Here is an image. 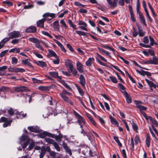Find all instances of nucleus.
<instances>
[{
  "instance_id": "1",
  "label": "nucleus",
  "mask_w": 158,
  "mask_h": 158,
  "mask_svg": "<svg viewBox=\"0 0 158 158\" xmlns=\"http://www.w3.org/2000/svg\"><path fill=\"white\" fill-rule=\"evenodd\" d=\"M63 93H60V96L62 98L64 101L69 103L71 105H73V103L72 101L69 99L68 97L66 96L65 94H67L69 96H70L72 95V94L67 91L65 89H63Z\"/></svg>"
},
{
  "instance_id": "2",
  "label": "nucleus",
  "mask_w": 158,
  "mask_h": 158,
  "mask_svg": "<svg viewBox=\"0 0 158 158\" xmlns=\"http://www.w3.org/2000/svg\"><path fill=\"white\" fill-rule=\"evenodd\" d=\"M12 120H8V118L5 117H2L0 118V123H4L3 125L4 127H6L8 126H10L12 122Z\"/></svg>"
},
{
  "instance_id": "3",
  "label": "nucleus",
  "mask_w": 158,
  "mask_h": 158,
  "mask_svg": "<svg viewBox=\"0 0 158 158\" xmlns=\"http://www.w3.org/2000/svg\"><path fill=\"white\" fill-rule=\"evenodd\" d=\"M153 60H149L145 61H143V63L145 64H158V58L156 56L152 57Z\"/></svg>"
},
{
  "instance_id": "4",
  "label": "nucleus",
  "mask_w": 158,
  "mask_h": 158,
  "mask_svg": "<svg viewBox=\"0 0 158 158\" xmlns=\"http://www.w3.org/2000/svg\"><path fill=\"white\" fill-rule=\"evenodd\" d=\"M9 35L11 39L20 37L21 36L20 32L17 31H14L10 32L9 34Z\"/></svg>"
},
{
  "instance_id": "5",
  "label": "nucleus",
  "mask_w": 158,
  "mask_h": 158,
  "mask_svg": "<svg viewBox=\"0 0 158 158\" xmlns=\"http://www.w3.org/2000/svg\"><path fill=\"white\" fill-rule=\"evenodd\" d=\"M53 136H54L53 134L46 131H44L42 133H40L38 135V137L40 138H44L47 136L51 137H54Z\"/></svg>"
},
{
  "instance_id": "6",
  "label": "nucleus",
  "mask_w": 158,
  "mask_h": 158,
  "mask_svg": "<svg viewBox=\"0 0 158 158\" xmlns=\"http://www.w3.org/2000/svg\"><path fill=\"white\" fill-rule=\"evenodd\" d=\"M122 93L124 95L126 98L127 103L130 104L132 102L131 98L129 94L126 90L122 91Z\"/></svg>"
},
{
  "instance_id": "7",
  "label": "nucleus",
  "mask_w": 158,
  "mask_h": 158,
  "mask_svg": "<svg viewBox=\"0 0 158 158\" xmlns=\"http://www.w3.org/2000/svg\"><path fill=\"white\" fill-rule=\"evenodd\" d=\"M28 89L26 86L17 87L15 88L14 90L17 92H22L25 91H28Z\"/></svg>"
},
{
  "instance_id": "8",
  "label": "nucleus",
  "mask_w": 158,
  "mask_h": 158,
  "mask_svg": "<svg viewBox=\"0 0 158 158\" xmlns=\"http://www.w3.org/2000/svg\"><path fill=\"white\" fill-rule=\"evenodd\" d=\"M37 31V28L35 27L31 26L28 27H27L25 29V31L26 33H34Z\"/></svg>"
},
{
  "instance_id": "9",
  "label": "nucleus",
  "mask_w": 158,
  "mask_h": 158,
  "mask_svg": "<svg viewBox=\"0 0 158 158\" xmlns=\"http://www.w3.org/2000/svg\"><path fill=\"white\" fill-rule=\"evenodd\" d=\"M136 71L137 73H139V74L143 76H144L145 75H146L148 77H150L152 75L151 73L149 72L145 71L142 69H141V71H139L136 69Z\"/></svg>"
},
{
  "instance_id": "10",
  "label": "nucleus",
  "mask_w": 158,
  "mask_h": 158,
  "mask_svg": "<svg viewBox=\"0 0 158 158\" xmlns=\"http://www.w3.org/2000/svg\"><path fill=\"white\" fill-rule=\"evenodd\" d=\"M134 102L135 103V104L136 105L137 107L139 109V110H147V107L139 105L142 103L141 101L135 100Z\"/></svg>"
},
{
  "instance_id": "11",
  "label": "nucleus",
  "mask_w": 158,
  "mask_h": 158,
  "mask_svg": "<svg viewBox=\"0 0 158 158\" xmlns=\"http://www.w3.org/2000/svg\"><path fill=\"white\" fill-rule=\"evenodd\" d=\"M51 27L56 31H60V26L59 23V21L57 20L55 21L52 23L51 24Z\"/></svg>"
},
{
  "instance_id": "12",
  "label": "nucleus",
  "mask_w": 158,
  "mask_h": 158,
  "mask_svg": "<svg viewBox=\"0 0 158 158\" xmlns=\"http://www.w3.org/2000/svg\"><path fill=\"white\" fill-rule=\"evenodd\" d=\"M79 78L80 80L79 83L83 87L85 88L86 83V81L84 76L82 74H81Z\"/></svg>"
},
{
  "instance_id": "13",
  "label": "nucleus",
  "mask_w": 158,
  "mask_h": 158,
  "mask_svg": "<svg viewBox=\"0 0 158 158\" xmlns=\"http://www.w3.org/2000/svg\"><path fill=\"white\" fill-rule=\"evenodd\" d=\"M62 145L64 149L65 150L66 152L70 156L72 155V153L70 149L69 148L67 144L64 142L62 143Z\"/></svg>"
},
{
  "instance_id": "14",
  "label": "nucleus",
  "mask_w": 158,
  "mask_h": 158,
  "mask_svg": "<svg viewBox=\"0 0 158 158\" xmlns=\"http://www.w3.org/2000/svg\"><path fill=\"white\" fill-rule=\"evenodd\" d=\"M34 62L38 66H40L42 68L46 67L47 66V65L45 62L43 61H37L36 60H34Z\"/></svg>"
},
{
  "instance_id": "15",
  "label": "nucleus",
  "mask_w": 158,
  "mask_h": 158,
  "mask_svg": "<svg viewBox=\"0 0 158 158\" xmlns=\"http://www.w3.org/2000/svg\"><path fill=\"white\" fill-rule=\"evenodd\" d=\"M48 53L47 55L48 57H57L58 56L53 50L50 49H48Z\"/></svg>"
},
{
  "instance_id": "16",
  "label": "nucleus",
  "mask_w": 158,
  "mask_h": 158,
  "mask_svg": "<svg viewBox=\"0 0 158 158\" xmlns=\"http://www.w3.org/2000/svg\"><path fill=\"white\" fill-rule=\"evenodd\" d=\"M111 124L114 125H115L117 127H118L119 124L118 122L111 115L109 116Z\"/></svg>"
},
{
  "instance_id": "17",
  "label": "nucleus",
  "mask_w": 158,
  "mask_h": 158,
  "mask_svg": "<svg viewBox=\"0 0 158 158\" xmlns=\"http://www.w3.org/2000/svg\"><path fill=\"white\" fill-rule=\"evenodd\" d=\"M109 5L111 7H113V8H115L117 6V1L118 0H114L112 2L110 0H106Z\"/></svg>"
},
{
  "instance_id": "18",
  "label": "nucleus",
  "mask_w": 158,
  "mask_h": 158,
  "mask_svg": "<svg viewBox=\"0 0 158 158\" xmlns=\"http://www.w3.org/2000/svg\"><path fill=\"white\" fill-rule=\"evenodd\" d=\"M77 70L80 73L83 72V66L82 64L80 62L78 61L77 63Z\"/></svg>"
},
{
  "instance_id": "19",
  "label": "nucleus",
  "mask_w": 158,
  "mask_h": 158,
  "mask_svg": "<svg viewBox=\"0 0 158 158\" xmlns=\"http://www.w3.org/2000/svg\"><path fill=\"white\" fill-rule=\"evenodd\" d=\"M7 68V66H3L2 67H0V76H3L6 73L5 70Z\"/></svg>"
},
{
  "instance_id": "20",
  "label": "nucleus",
  "mask_w": 158,
  "mask_h": 158,
  "mask_svg": "<svg viewBox=\"0 0 158 158\" xmlns=\"http://www.w3.org/2000/svg\"><path fill=\"white\" fill-rule=\"evenodd\" d=\"M151 140V139L149 135V133H147L146 135L145 142L148 148H149L150 146Z\"/></svg>"
},
{
  "instance_id": "21",
  "label": "nucleus",
  "mask_w": 158,
  "mask_h": 158,
  "mask_svg": "<svg viewBox=\"0 0 158 158\" xmlns=\"http://www.w3.org/2000/svg\"><path fill=\"white\" fill-rule=\"evenodd\" d=\"M49 74L52 77L58 78L60 79H61V77L58 76V73L57 72H50Z\"/></svg>"
},
{
  "instance_id": "22",
  "label": "nucleus",
  "mask_w": 158,
  "mask_h": 158,
  "mask_svg": "<svg viewBox=\"0 0 158 158\" xmlns=\"http://www.w3.org/2000/svg\"><path fill=\"white\" fill-rule=\"evenodd\" d=\"M138 13L139 15V19H140L141 21L144 25L146 26L147 24L146 23L144 17L141 12Z\"/></svg>"
},
{
  "instance_id": "23",
  "label": "nucleus",
  "mask_w": 158,
  "mask_h": 158,
  "mask_svg": "<svg viewBox=\"0 0 158 158\" xmlns=\"http://www.w3.org/2000/svg\"><path fill=\"white\" fill-rule=\"evenodd\" d=\"M51 87L50 86H40L38 87V89L41 91H48L50 90Z\"/></svg>"
},
{
  "instance_id": "24",
  "label": "nucleus",
  "mask_w": 158,
  "mask_h": 158,
  "mask_svg": "<svg viewBox=\"0 0 158 158\" xmlns=\"http://www.w3.org/2000/svg\"><path fill=\"white\" fill-rule=\"evenodd\" d=\"M21 97H25L26 98V99H27V97H29V100L28 101V102L29 103H30L32 100V97H34L35 96V94L33 93L31 95H27V94L25 95L24 94H21Z\"/></svg>"
},
{
  "instance_id": "25",
  "label": "nucleus",
  "mask_w": 158,
  "mask_h": 158,
  "mask_svg": "<svg viewBox=\"0 0 158 158\" xmlns=\"http://www.w3.org/2000/svg\"><path fill=\"white\" fill-rule=\"evenodd\" d=\"M77 121L76 122L78 123L79 125H80L81 124L83 123V124H85V120L84 118L81 116V117H79L77 118Z\"/></svg>"
},
{
  "instance_id": "26",
  "label": "nucleus",
  "mask_w": 158,
  "mask_h": 158,
  "mask_svg": "<svg viewBox=\"0 0 158 158\" xmlns=\"http://www.w3.org/2000/svg\"><path fill=\"white\" fill-rule=\"evenodd\" d=\"M25 71L24 69L21 68L14 67L13 73H23Z\"/></svg>"
},
{
  "instance_id": "27",
  "label": "nucleus",
  "mask_w": 158,
  "mask_h": 158,
  "mask_svg": "<svg viewBox=\"0 0 158 158\" xmlns=\"http://www.w3.org/2000/svg\"><path fill=\"white\" fill-rule=\"evenodd\" d=\"M75 85L77 88V89L78 90L79 93L80 94V95L81 96H83L84 94V91L81 87L79 86V85L77 84H75Z\"/></svg>"
},
{
  "instance_id": "28",
  "label": "nucleus",
  "mask_w": 158,
  "mask_h": 158,
  "mask_svg": "<svg viewBox=\"0 0 158 158\" xmlns=\"http://www.w3.org/2000/svg\"><path fill=\"white\" fill-rule=\"evenodd\" d=\"M93 57L89 58L88 60L85 62V64L87 66L90 67L92 65V62L94 60Z\"/></svg>"
},
{
  "instance_id": "29",
  "label": "nucleus",
  "mask_w": 158,
  "mask_h": 158,
  "mask_svg": "<svg viewBox=\"0 0 158 158\" xmlns=\"http://www.w3.org/2000/svg\"><path fill=\"white\" fill-rule=\"evenodd\" d=\"M27 128L28 130L31 132H35L36 133H39L40 132L38 129L34 128L33 126L28 127Z\"/></svg>"
},
{
  "instance_id": "30",
  "label": "nucleus",
  "mask_w": 158,
  "mask_h": 158,
  "mask_svg": "<svg viewBox=\"0 0 158 158\" xmlns=\"http://www.w3.org/2000/svg\"><path fill=\"white\" fill-rule=\"evenodd\" d=\"M15 115H16L17 116H16V118L17 119L19 118H20L22 119L25 117L26 116V114H23L22 115V117L20 116V114H21V113H19L18 111H16V112H15L16 110H15Z\"/></svg>"
},
{
  "instance_id": "31",
  "label": "nucleus",
  "mask_w": 158,
  "mask_h": 158,
  "mask_svg": "<svg viewBox=\"0 0 158 158\" xmlns=\"http://www.w3.org/2000/svg\"><path fill=\"white\" fill-rule=\"evenodd\" d=\"M20 52V48H13L11 49L9 52H13L14 53H19Z\"/></svg>"
},
{
  "instance_id": "32",
  "label": "nucleus",
  "mask_w": 158,
  "mask_h": 158,
  "mask_svg": "<svg viewBox=\"0 0 158 158\" xmlns=\"http://www.w3.org/2000/svg\"><path fill=\"white\" fill-rule=\"evenodd\" d=\"M98 50L99 52L100 53H103L105 54L106 55L108 56H110V53L106 51L104 49H102L99 47H98Z\"/></svg>"
},
{
  "instance_id": "33",
  "label": "nucleus",
  "mask_w": 158,
  "mask_h": 158,
  "mask_svg": "<svg viewBox=\"0 0 158 158\" xmlns=\"http://www.w3.org/2000/svg\"><path fill=\"white\" fill-rule=\"evenodd\" d=\"M45 140L46 142H47L48 143L50 144H52L53 145L56 142L54 140L48 138H45Z\"/></svg>"
},
{
  "instance_id": "34",
  "label": "nucleus",
  "mask_w": 158,
  "mask_h": 158,
  "mask_svg": "<svg viewBox=\"0 0 158 158\" xmlns=\"http://www.w3.org/2000/svg\"><path fill=\"white\" fill-rule=\"evenodd\" d=\"M69 62L70 60L69 59H67L65 62V64L66 66L70 70H71L73 68L72 64L69 63Z\"/></svg>"
},
{
  "instance_id": "35",
  "label": "nucleus",
  "mask_w": 158,
  "mask_h": 158,
  "mask_svg": "<svg viewBox=\"0 0 158 158\" xmlns=\"http://www.w3.org/2000/svg\"><path fill=\"white\" fill-rule=\"evenodd\" d=\"M61 83L65 87L66 89H68L69 90H72L71 88L67 84L64 80H62Z\"/></svg>"
},
{
  "instance_id": "36",
  "label": "nucleus",
  "mask_w": 158,
  "mask_h": 158,
  "mask_svg": "<svg viewBox=\"0 0 158 158\" xmlns=\"http://www.w3.org/2000/svg\"><path fill=\"white\" fill-rule=\"evenodd\" d=\"M37 26L38 27H40L41 28H44V23L43 21H42L41 20H40L37 21L36 23Z\"/></svg>"
},
{
  "instance_id": "37",
  "label": "nucleus",
  "mask_w": 158,
  "mask_h": 158,
  "mask_svg": "<svg viewBox=\"0 0 158 158\" xmlns=\"http://www.w3.org/2000/svg\"><path fill=\"white\" fill-rule=\"evenodd\" d=\"M101 46L103 48L110 50L113 52L115 51V50L113 48L110 47L108 45L102 44L101 45Z\"/></svg>"
},
{
  "instance_id": "38",
  "label": "nucleus",
  "mask_w": 158,
  "mask_h": 158,
  "mask_svg": "<svg viewBox=\"0 0 158 158\" xmlns=\"http://www.w3.org/2000/svg\"><path fill=\"white\" fill-rule=\"evenodd\" d=\"M35 47L39 49H40V50H41L42 51H44V48L43 47L40 45V40H39L37 43L35 44Z\"/></svg>"
},
{
  "instance_id": "39",
  "label": "nucleus",
  "mask_w": 158,
  "mask_h": 158,
  "mask_svg": "<svg viewBox=\"0 0 158 158\" xmlns=\"http://www.w3.org/2000/svg\"><path fill=\"white\" fill-rule=\"evenodd\" d=\"M76 33L79 35L87 36V34H89L88 33H85L84 31H76Z\"/></svg>"
},
{
  "instance_id": "40",
  "label": "nucleus",
  "mask_w": 158,
  "mask_h": 158,
  "mask_svg": "<svg viewBox=\"0 0 158 158\" xmlns=\"http://www.w3.org/2000/svg\"><path fill=\"white\" fill-rule=\"evenodd\" d=\"M148 6L149 8L150 9L151 11L152 12V14L153 17H154L156 16L154 10L152 8V6L151 5L149 2L148 3Z\"/></svg>"
},
{
  "instance_id": "41",
  "label": "nucleus",
  "mask_w": 158,
  "mask_h": 158,
  "mask_svg": "<svg viewBox=\"0 0 158 158\" xmlns=\"http://www.w3.org/2000/svg\"><path fill=\"white\" fill-rule=\"evenodd\" d=\"M28 40L29 41L35 44L37 43L39 40L37 38H29L28 39Z\"/></svg>"
},
{
  "instance_id": "42",
  "label": "nucleus",
  "mask_w": 158,
  "mask_h": 158,
  "mask_svg": "<svg viewBox=\"0 0 158 158\" xmlns=\"http://www.w3.org/2000/svg\"><path fill=\"white\" fill-rule=\"evenodd\" d=\"M109 78L110 79L111 81L113 83H117L118 81L116 78L113 76H110Z\"/></svg>"
},
{
  "instance_id": "43",
  "label": "nucleus",
  "mask_w": 158,
  "mask_h": 158,
  "mask_svg": "<svg viewBox=\"0 0 158 158\" xmlns=\"http://www.w3.org/2000/svg\"><path fill=\"white\" fill-rule=\"evenodd\" d=\"M68 23L70 27H72L75 29H77V28L76 27V25H74L73 23L71 20L69 19L68 21Z\"/></svg>"
},
{
  "instance_id": "44",
  "label": "nucleus",
  "mask_w": 158,
  "mask_h": 158,
  "mask_svg": "<svg viewBox=\"0 0 158 158\" xmlns=\"http://www.w3.org/2000/svg\"><path fill=\"white\" fill-rule=\"evenodd\" d=\"M60 23L61 24V25L60 26L62 28H64L65 29H66L67 28V26L64 21L63 19L61 20L60 21Z\"/></svg>"
},
{
  "instance_id": "45",
  "label": "nucleus",
  "mask_w": 158,
  "mask_h": 158,
  "mask_svg": "<svg viewBox=\"0 0 158 158\" xmlns=\"http://www.w3.org/2000/svg\"><path fill=\"white\" fill-rule=\"evenodd\" d=\"M114 139L120 147L122 146V144L120 142L118 137L114 136Z\"/></svg>"
},
{
  "instance_id": "46",
  "label": "nucleus",
  "mask_w": 158,
  "mask_h": 158,
  "mask_svg": "<svg viewBox=\"0 0 158 158\" xmlns=\"http://www.w3.org/2000/svg\"><path fill=\"white\" fill-rule=\"evenodd\" d=\"M86 127V128H85V129H81V133L82 134H83V135L84 136H85V134L88 133V130H89L87 128V127L86 126H85V127Z\"/></svg>"
},
{
  "instance_id": "47",
  "label": "nucleus",
  "mask_w": 158,
  "mask_h": 158,
  "mask_svg": "<svg viewBox=\"0 0 158 158\" xmlns=\"http://www.w3.org/2000/svg\"><path fill=\"white\" fill-rule=\"evenodd\" d=\"M33 53L37 57L39 58L42 59L43 58V56L41 55L38 53L36 51H34Z\"/></svg>"
},
{
  "instance_id": "48",
  "label": "nucleus",
  "mask_w": 158,
  "mask_h": 158,
  "mask_svg": "<svg viewBox=\"0 0 158 158\" xmlns=\"http://www.w3.org/2000/svg\"><path fill=\"white\" fill-rule=\"evenodd\" d=\"M11 38L10 36L8 37H6L3 39L1 41V43H2V44H3L4 45V44L6 42L8 41Z\"/></svg>"
},
{
  "instance_id": "49",
  "label": "nucleus",
  "mask_w": 158,
  "mask_h": 158,
  "mask_svg": "<svg viewBox=\"0 0 158 158\" xmlns=\"http://www.w3.org/2000/svg\"><path fill=\"white\" fill-rule=\"evenodd\" d=\"M3 4H6L7 5L8 7H10L12 6L13 5V3L12 2L9 1H4L2 2Z\"/></svg>"
},
{
  "instance_id": "50",
  "label": "nucleus",
  "mask_w": 158,
  "mask_h": 158,
  "mask_svg": "<svg viewBox=\"0 0 158 158\" xmlns=\"http://www.w3.org/2000/svg\"><path fill=\"white\" fill-rule=\"evenodd\" d=\"M30 140L29 139H27L26 141L23 144V148L24 149L27 147V145L29 143Z\"/></svg>"
},
{
  "instance_id": "51",
  "label": "nucleus",
  "mask_w": 158,
  "mask_h": 158,
  "mask_svg": "<svg viewBox=\"0 0 158 158\" xmlns=\"http://www.w3.org/2000/svg\"><path fill=\"white\" fill-rule=\"evenodd\" d=\"M132 125L133 129L135 131L138 129V127L137 125L133 121H132Z\"/></svg>"
},
{
  "instance_id": "52",
  "label": "nucleus",
  "mask_w": 158,
  "mask_h": 158,
  "mask_svg": "<svg viewBox=\"0 0 158 158\" xmlns=\"http://www.w3.org/2000/svg\"><path fill=\"white\" fill-rule=\"evenodd\" d=\"M11 59H12L11 63L12 64H15L17 63L18 60L16 57H12L11 58Z\"/></svg>"
},
{
  "instance_id": "53",
  "label": "nucleus",
  "mask_w": 158,
  "mask_h": 158,
  "mask_svg": "<svg viewBox=\"0 0 158 158\" xmlns=\"http://www.w3.org/2000/svg\"><path fill=\"white\" fill-rule=\"evenodd\" d=\"M139 45L140 46L142 47H143L145 48H152L151 46L150 45H146L145 44H144L143 43H140L139 44Z\"/></svg>"
},
{
  "instance_id": "54",
  "label": "nucleus",
  "mask_w": 158,
  "mask_h": 158,
  "mask_svg": "<svg viewBox=\"0 0 158 158\" xmlns=\"http://www.w3.org/2000/svg\"><path fill=\"white\" fill-rule=\"evenodd\" d=\"M134 140H135V144H137L138 143V142H139L140 141V139L139 138V136L138 135H136L135 136V139H134Z\"/></svg>"
},
{
  "instance_id": "55",
  "label": "nucleus",
  "mask_w": 158,
  "mask_h": 158,
  "mask_svg": "<svg viewBox=\"0 0 158 158\" xmlns=\"http://www.w3.org/2000/svg\"><path fill=\"white\" fill-rule=\"evenodd\" d=\"M15 113V111L13 110V109L12 108H10V109L8 110V113L10 116L13 115Z\"/></svg>"
},
{
  "instance_id": "56",
  "label": "nucleus",
  "mask_w": 158,
  "mask_h": 158,
  "mask_svg": "<svg viewBox=\"0 0 158 158\" xmlns=\"http://www.w3.org/2000/svg\"><path fill=\"white\" fill-rule=\"evenodd\" d=\"M53 145L54 148L58 152L60 151V148L58 144L56 142L55 143L53 144Z\"/></svg>"
},
{
  "instance_id": "57",
  "label": "nucleus",
  "mask_w": 158,
  "mask_h": 158,
  "mask_svg": "<svg viewBox=\"0 0 158 158\" xmlns=\"http://www.w3.org/2000/svg\"><path fill=\"white\" fill-rule=\"evenodd\" d=\"M96 61L98 62L100 64L106 67H108V66L107 65V64L106 63H103L100 60H99L97 58H96Z\"/></svg>"
},
{
  "instance_id": "58",
  "label": "nucleus",
  "mask_w": 158,
  "mask_h": 158,
  "mask_svg": "<svg viewBox=\"0 0 158 158\" xmlns=\"http://www.w3.org/2000/svg\"><path fill=\"white\" fill-rule=\"evenodd\" d=\"M55 58H56V59L55 60H53L52 61V62L55 64H59L60 60L58 56H57V57H55Z\"/></svg>"
},
{
  "instance_id": "59",
  "label": "nucleus",
  "mask_w": 158,
  "mask_h": 158,
  "mask_svg": "<svg viewBox=\"0 0 158 158\" xmlns=\"http://www.w3.org/2000/svg\"><path fill=\"white\" fill-rule=\"evenodd\" d=\"M149 39L150 41V45L151 46H153L154 45V44L153 43L155 41V40L151 36L149 35Z\"/></svg>"
},
{
  "instance_id": "60",
  "label": "nucleus",
  "mask_w": 158,
  "mask_h": 158,
  "mask_svg": "<svg viewBox=\"0 0 158 158\" xmlns=\"http://www.w3.org/2000/svg\"><path fill=\"white\" fill-rule=\"evenodd\" d=\"M118 56L120 58V59H121L125 63V64L129 65V62L128 61L126 60L124 58H123L121 56L118 55Z\"/></svg>"
},
{
  "instance_id": "61",
  "label": "nucleus",
  "mask_w": 158,
  "mask_h": 158,
  "mask_svg": "<svg viewBox=\"0 0 158 158\" xmlns=\"http://www.w3.org/2000/svg\"><path fill=\"white\" fill-rule=\"evenodd\" d=\"M35 146V143L32 142L30 143L28 147L29 150H31Z\"/></svg>"
},
{
  "instance_id": "62",
  "label": "nucleus",
  "mask_w": 158,
  "mask_h": 158,
  "mask_svg": "<svg viewBox=\"0 0 158 158\" xmlns=\"http://www.w3.org/2000/svg\"><path fill=\"white\" fill-rule=\"evenodd\" d=\"M9 89V88L2 86L0 87V92H5L6 91H7Z\"/></svg>"
},
{
  "instance_id": "63",
  "label": "nucleus",
  "mask_w": 158,
  "mask_h": 158,
  "mask_svg": "<svg viewBox=\"0 0 158 158\" xmlns=\"http://www.w3.org/2000/svg\"><path fill=\"white\" fill-rule=\"evenodd\" d=\"M53 135L54 136H53L54 137H52L53 138H55L56 140L58 141V142H60L61 140V138L58 135H55L54 134H53Z\"/></svg>"
},
{
  "instance_id": "64",
  "label": "nucleus",
  "mask_w": 158,
  "mask_h": 158,
  "mask_svg": "<svg viewBox=\"0 0 158 158\" xmlns=\"http://www.w3.org/2000/svg\"><path fill=\"white\" fill-rule=\"evenodd\" d=\"M78 24L80 25H83L85 27H87V24L84 21L79 20L78 21Z\"/></svg>"
}]
</instances>
